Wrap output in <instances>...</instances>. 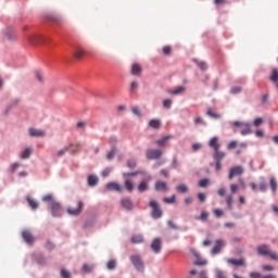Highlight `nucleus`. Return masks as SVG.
I'll return each mask as SVG.
<instances>
[{
	"label": "nucleus",
	"mask_w": 278,
	"mask_h": 278,
	"mask_svg": "<svg viewBox=\"0 0 278 278\" xmlns=\"http://www.w3.org/2000/svg\"><path fill=\"white\" fill-rule=\"evenodd\" d=\"M92 268H94V267L90 264H84L83 265V271L84 273H92Z\"/></svg>",
	"instance_id": "43"
},
{
	"label": "nucleus",
	"mask_w": 278,
	"mask_h": 278,
	"mask_svg": "<svg viewBox=\"0 0 278 278\" xmlns=\"http://www.w3.org/2000/svg\"><path fill=\"white\" fill-rule=\"evenodd\" d=\"M210 147L211 149H213V151H218L220 149V143H218V138L217 137H213L210 140Z\"/></svg>",
	"instance_id": "22"
},
{
	"label": "nucleus",
	"mask_w": 278,
	"mask_h": 278,
	"mask_svg": "<svg viewBox=\"0 0 278 278\" xmlns=\"http://www.w3.org/2000/svg\"><path fill=\"white\" fill-rule=\"evenodd\" d=\"M172 52H173V48L170 46H165L163 48L164 55H170Z\"/></svg>",
	"instance_id": "47"
},
{
	"label": "nucleus",
	"mask_w": 278,
	"mask_h": 278,
	"mask_svg": "<svg viewBox=\"0 0 278 278\" xmlns=\"http://www.w3.org/2000/svg\"><path fill=\"white\" fill-rule=\"evenodd\" d=\"M131 75L140 77V75H142V65H140L139 63H134L131 66Z\"/></svg>",
	"instance_id": "20"
},
{
	"label": "nucleus",
	"mask_w": 278,
	"mask_h": 278,
	"mask_svg": "<svg viewBox=\"0 0 278 278\" xmlns=\"http://www.w3.org/2000/svg\"><path fill=\"white\" fill-rule=\"evenodd\" d=\"M194 265L195 266H206L207 265V261L203 260V258H198L195 262H194Z\"/></svg>",
	"instance_id": "46"
},
{
	"label": "nucleus",
	"mask_w": 278,
	"mask_h": 278,
	"mask_svg": "<svg viewBox=\"0 0 278 278\" xmlns=\"http://www.w3.org/2000/svg\"><path fill=\"white\" fill-rule=\"evenodd\" d=\"M28 42H30V45H47V42H49V39H47V37L42 35L34 34L28 36Z\"/></svg>",
	"instance_id": "5"
},
{
	"label": "nucleus",
	"mask_w": 278,
	"mask_h": 278,
	"mask_svg": "<svg viewBox=\"0 0 278 278\" xmlns=\"http://www.w3.org/2000/svg\"><path fill=\"white\" fill-rule=\"evenodd\" d=\"M28 134L30 138H45V136H47V132H45V130L38 128H29Z\"/></svg>",
	"instance_id": "14"
},
{
	"label": "nucleus",
	"mask_w": 278,
	"mask_h": 278,
	"mask_svg": "<svg viewBox=\"0 0 278 278\" xmlns=\"http://www.w3.org/2000/svg\"><path fill=\"white\" fill-rule=\"evenodd\" d=\"M198 199H199L200 203H205V193H199Z\"/></svg>",
	"instance_id": "58"
},
{
	"label": "nucleus",
	"mask_w": 278,
	"mask_h": 278,
	"mask_svg": "<svg viewBox=\"0 0 278 278\" xmlns=\"http://www.w3.org/2000/svg\"><path fill=\"white\" fill-rule=\"evenodd\" d=\"M131 112L135 113L136 116H142V112H140V109L138 106H134L131 109Z\"/></svg>",
	"instance_id": "51"
},
{
	"label": "nucleus",
	"mask_w": 278,
	"mask_h": 278,
	"mask_svg": "<svg viewBox=\"0 0 278 278\" xmlns=\"http://www.w3.org/2000/svg\"><path fill=\"white\" fill-rule=\"evenodd\" d=\"M257 254L270 257L274 262H278V254L276 252L270 251V248L267 244H262L257 247Z\"/></svg>",
	"instance_id": "1"
},
{
	"label": "nucleus",
	"mask_w": 278,
	"mask_h": 278,
	"mask_svg": "<svg viewBox=\"0 0 278 278\" xmlns=\"http://www.w3.org/2000/svg\"><path fill=\"white\" fill-rule=\"evenodd\" d=\"M213 213L216 218H222V216H225V211H223L222 208H215Z\"/></svg>",
	"instance_id": "37"
},
{
	"label": "nucleus",
	"mask_w": 278,
	"mask_h": 278,
	"mask_svg": "<svg viewBox=\"0 0 278 278\" xmlns=\"http://www.w3.org/2000/svg\"><path fill=\"white\" fill-rule=\"evenodd\" d=\"M226 203H227L228 210H232L233 206L231 204L233 203V197L232 195H227L226 197Z\"/></svg>",
	"instance_id": "38"
},
{
	"label": "nucleus",
	"mask_w": 278,
	"mask_h": 278,
	"mask_svg": "<svg viewBox=\"0 0 278 278\" xmlns=\"http://www.w3.org/2000/svg\"><path fill=\"white\" fill-rule=\"evenodd\" d=\"M264 123V119L262 117H258L254 121V127H260Z\"/></svg>",
	"instance_id": "53"
},
{
	"label": "nucleus",
	"mask_w": 278,
	"mask_h": 278,
	"mask_svg": "<svg viewBox=\"0 0 278 278\" xmlns=\"http://www.w3.org/2000/svg\"><path fill=\"white\" fill-rule=\"evenodd\" d=\"M160 175H162V177H165V179H168L169 177V173L167 169H161Z\"/></svg>",
	"instance_id": "54"
},
{
	"label": "nucleus",
	"mask_w": 278,
	"mask_h": 278,
	"mask_svg": "<svg viewBox=\"0 0 278 278\" xmlns=\"http://www.w3.org/2000/svg\"><path fill=\"white\" fill-rule=\"evenodd\" d=\"M172 105H173V100L170 99L163 100V108H165V110H170Z\"/></svg>",
	"instance_id": "36"
},
{
	"label": "nucleus",
	"mask_w": 278,
	"mask_h": 278,
	"mask_svg": "<svg viewBox=\"0 0 278 278\" xmlns=\"http://www.w3.org/2000/svg\"><path fill=\"white\" fill-rule=\"evenodd\" d=\"M239 92H242V88H240V87H232L231 88V93L232 94H238Z\"/></svg>",
	"instance_id": "55"
},
{
	"label": "nucleus",
	"mask_w": 278,
	"mask_h": 278,
	"mask_svg": "<svg viewBox=\"0 0 278 278\" xmlns=\"http://www.w3.org/2000/svg\"><path fill=\"white\" fill-rule=\"evenodd\" d=\"M236 147H238V141H230L229 143H228V149H236Z\"/></svg>",
	"instance_id": "56"
},
{
	"label": "nucleus",
	"mask_w": 278,
	"mask_h": 278,
	"mask_svg": "<svg viewBox=\"0 0 278 278\" xmlns=\"http://www.w3.org/2000/svg\"><path fill=\"white\" fill-rule=\"evenodd\" d=\"M61 277L62 278H72L71 271H68L67 269L62 268L61 269Z\"/></svg>",
	"instance_id": "45"
},
{
	"label": "nucleus",
	"mask_w": 278,
	"mask_h": 278,
	"mask_svg": "<svg viewBox=\"0 0 278 278\" xmlns=\"http://www.w3.org/2000/svg\"><path fill=\"white\" fill-rule=\"evenodd\" d=\"M167 92L168 94H181L182 92H186V87L180 86V87H177L176 89L168 90Z\"/></svg>",
	"instance_id": "28"
},
{
	"label": "nucleus",
	"mask_w": 278,
	"mask_h": 278,
	"mask_svg": "<svg viewBox=\"0 0 278 278\" xmlns=\"http://www.w3.org/2000/svg\"><path fill=\"white\" fill-rule=\"evenodd\" d=\"M226 153L219 150H215L213 153V160L215 162V170H222L223 169V160L226 157Z\"/></svg>",
	"instance_id": "2"
},
{
	"label": "nucleus",
	"mask_w": 278,
	"mask_h": 278,
	"mask_svg": "<svg viewBox=\"0 0 278 278\" xmlns=\"http://www.w3.org/2000/svg\"><path fill=\"white\" fill-rule=\"evenodd\" d=\"M227 263L235 268H247V260L244 257L241 258H228Z\"/></svg>",
	"instance_id": "7"
},
{
	"label": "nucleus",
	"mask_w": 278,
	"mask_h": 278,
	"mask_svg": "<svg viewBox=\"0 0 278 278\" xmlns=\"http://www.w3.org/2000/svg\"><path fill=\"white\" fill-rule=\"evenodd\" d=\"M151 249L154 253H160L162 251V240L160 238H155L151 243Z\"/></svg>",
	"instance_id": "18"
},
{
	"label": "nucleus",
	"mask_w": 278,
	"mask_h": 278,
	"mask_svg": "<svg viewBox=\"0 0 278 278\" xmlns=\"http://www.w3.org/2000/svg\"><path fill=\"white\" fill-rule=\"evenodd\" d=\"M243 173H244V169L240 165L231 167L229 170L228 179H233V177H238Z\"/></svg>",
	"instance_id": "12"
},
{
	"label": "nucleus",
	"mask_w": 278,
	"mask_h": 278,
	"mask_svg": "<svg viewBox=\"0 0 278 278\" xmlns=\"http://www.w3.org/2000/svg\"><path fill=\"white\" fill-rule=\"evenodd\" d=\"M239 188H240V186H238L236 184L230 185L231 194H236V192H238Z\"/></svg>",
	"instance_id": "49"
},
{
	"label": "nucleus",
	"mask_w": 278,
	"mask_h": 278,
	"mask_svg": "<svg viewBox=\"0 0 278 278\" xmlns=\"http://www.w3.org/2000/svg\"><path fill=\"white\" fill-rule=\"evenodd\" d=\"M83 211H84V202L78 201L76 208L75 207L67 208V214H70V216H79V214H81Z\"/></svg>",
	"instance_id": "8"
},
{
	"label": "nucleus",
	"mask_w": 278,
	"mask_h": 278,
	"mask_svg": "<svg viewBox=\"0 0 278 278\" xmlns=\"http://www.w3.org/2000/svg\"><path fill=\"white\" fill-rule=\"evenodd\" d=\"M207 115L211 116V118H220V115H218L214 109H208Z\"/></svg>",
	"instance_id": "35"
},
{
	"label": "nucleus",
	"mask_w": 278,
	"mask_h": 278,
	"mask_svg": "<svg viewBox=\"0 0 278 278\" xmlns=\"http://www.w3.org/2000/svg\"><path fill=\"white\" fill-rule=\"evenodd\" d=\"M105 188L111 192H123V186L118 182L111 181L106 184Z\"/></svg>",
	"instance_id": "15"
},
{
	"label": "nucleus",
	"mask_w": 278,
	"mask_h": 278,
	"mask_svg": "<svg viewBox=\"0 0 278 278\" xmlns=\"http://www.w3.org/2000/svg\"><path fill=\"white\" fill-rule=\"evenodd\" d=\"M224 248H225V240L217 239L215 241L214 248L211 250L212 255H218V253H220Z\"/></svg>",
	"instance_id": "10"
},
{
	"label": "nucleus",
	"mask_w": 278,
	"mask_h": 278,
	"mask_svg": "<svg viewBox=\"0 0 278 278\" xmlns=\"http://www.w3.org/2000/svg\"><path fill=\"white\" fill-rule=\"evenodd\" d=\"M207 218H210V213L202 211L200 216L197 217V220H202V223H207Z\"/></svg>",
	"instance_id": "30"
},
{
	"label": "nucleus",
	"mask_w": 278,
	"mask_h": 278,
	"mask_svg": "<svg viewBox=\"0 0 278 278\" xmlns=\"http://www.w3.org/2000/svg\"><path fill=\"white\" fill-rule=\"evenodd\" d=\"M22 238L26 244H34V235L29 230H24L22 232Z\"/></svg>",
	"instance_id": "17"
},
{
	"label": "nucleus",
	"mask_w": 278,
	"mask_h": 278,
	"mask_svg": "<svg viewBox=\"0 0 278 278\" xmlns=\"http://www.w3.org/2000/svg\"><path fill=\"white\" fill-rule=\"evenodd\" d=\"M21 166V164L18 163H14L12 166H11V173H16V169Z\"/></svg>",
	"instance_id": "59"
},
{
	"label": "nucleus",
	"mask_w": 278,
	"mask_h": 278,
	"mask_svg": "<svg viewBox=\"0 0 278 278\" xmlns=\"http://www.w3.org/2000/svg\"><path fill=\"white\" fill-rule=\"evenodd\" d=\"M138 90V81H132L130 84V92H136Z\"/></svg>",
	"instance_id": "50"
},
{
	"label": "nucleus",
	"mask_w": 278,
	"mask_h": 278,
	"mask_svg": "<svg viewBox=\"0 0 278 278\" xmlns=\"http://www.w3.org/2000/svg\"><path fill=\"white\" fill-rule=\"evenodd\" d=\"M137 165H138V163L136 162V159H129V160L127 161V166H128V168L134 169V168H136Z\"/></svg>",
	"instance_id": "39"
},
{
	"label": "nucleus",
	"mask_w": 278,
	"mask_h": 278,
	"mask_svg": "<svg viewBox=\"0 0 278 278\" xmlns=\"http://www.w3.org/2000/svg\"><path fill=\"white\" fill-rule=\"evenodd\" d=\"M199 186H200V188H207V186H210V179H207V178L201 179L199 181Z\"/></svg>",
	"instance_id": "40"
},
{
	"label": "nucleus",
	"mask_w": 278,
	"mask_h": 278,
	"mask_svg": "<svg viewBox=\"0 0 278 278\" xmlns=\"http://www.w3.org/2000/svg\"><path fill=\"white\" fill-rule=\"evenodd\" d=\"M132 244H142L144 242V238L141 235H134L130 239Z\"/></svg>",
	"instance_id": "25"
},
{
	"label": "nucleus",
	"mask_w": 278,
	"mask_h": 278,
	"mask_svg": "<svg viewBox=\"0 0 278 278\" xmlns=\"http://www.w3.org/2000/svg\"><path fill=\"white\" fill-rule=\"evenodd\" d=\"M119 203L121 207H123V210H126L127 212H131V210H134L135 207L134 201L130 200V198H122Z\"/></svg>",
	"instance_id": "9"
},
{
	"label": "nucleus",
	"mask_w": 278,
	"mask_h": 278,
	"mask_svg": "<svg viewBox=\"0 0 278 278\" xmlns=\"http://www.w3.org/2000/svg\"><path fill=\"white\" fill-rule=\"evenodd\" d=\"M269 184L273 192H277V180H275V178H270Z\"/></svg>",
	"instance_id": "44"
},
{
	"label": "nucleus",
	"mask_w": 278,
	"mask_h": 278,
	"mask_svg": "<svg viewBox=\"0 0 278 278\" xmlns=\"http://www.w3.org/2000/svg\"><path fill=\"white\" fill-rule=\"evenodd\" d=\"M124 186H125L127 192H134V180L126 179L124 182Z\"/></svg>",
	"instance_id": "26"
},
{
	"label": "nucleus",
	"mask_w": 278,
	"mask_h": 278,
	"mask_svg": "<svg viewBox=\"0 0 278 278\" xmlns=\"http://www.w3.org/2000/svg\"><path fill=\"white\" fill-rule=\"evenodd\" d=\"M149 207H151V210H152L151 211L152 218H154V219L162 218L163 211L160 207V203H157V201L151 200L149 202Z\"/></svg>",
	"instance_id": "3"
},
{
	"label": "nucleus",
	"mask_w": 278,
	"mask_h": 278,
	"mask_svg": "<svg viewBox=\"0 0 278 278\" xmlns=\"http://www.w3.org/2000/svg\"><path fill=\"white\" fill-rule=\"evenodd\" d=\"M177 201V195L173 194L170 198H164L163 202L167 204H173Z\"/></svg>",
	"instance_id": "34"
},
{
	"label": "nucleus",
	"mask_w": 278,
	"mask_h": 278,
	"mask_svg": "<svg viewBox=\"0 0 278 278\" xmlns=\"http://www.w3.org/2000/svg\"><path fill=\"white\" fill-rule=\"evenodd\" d=\"M46 248H47L49 251L53 250V248H54L53 242L48 241V242L46 243Z\"/></svg>",
	"instance_id": "62"
},
{
	"label": "nucleus",
	"mask_w": 278,
	"mask_h": 278,
	"mask_svg": "<svg viewBox=\"0 0 278 278\" xmlns=\"http://www.w3.org/2000/svg\"><path fill=\"white\" fill-rule=\"evenodd\" d=\"M148 125H149V127H151V129H160L162 127V121L161 119H151Z\"/></svg>",
	"instance_id": "24"
},
{
	"label": "nucleus",
	"mask_w": 278,
	"mask_h": 278,
	"mask_svg": "<svg viewBox=\"0 0 278 278\" xmlns=\"http://www.w3.org/2000/svg\"><path fill=\"white\" fill-rule=\"evenodd\" d=\"M270 81H273L274 84H277L278 83V70L277 68H274L271 71V75L269 77Z\"/></svg>",
	"instance_id": "32"
},
{
	"label": "nucleus",
	"mask_w": 278,
	"mask_h": 278,
	"mask_svg": "<svg viewBox=\"0 0 278 278\" xmlns=\"http://www.w3.org/2000/svg\"><path fill=\"white\" fill-rule=\"evenodd\" d=\"M51 214L52 216H62V205L58 202H52Z\"/></svg>",
	"instance_id": "16"
},
{
	"label": "nucleus",
	"mask_w": 278,
	"mask_h": 278,
	"mask_svg": "<svg viewBox=\"0 0 278 278\" xmlns=\"http://www.w3.org/2000/svg\"><path fill=\"white\" fill-rule=\"evenodd\" d=\"M268 188V186L265 184V182H262L261 185H260V191L261 192H266V189Z\"/></svg>",
	"instance_id": "60"
},
{
	"label": "nucleus",
	"mask_w": 278,
	"mask_h": 278,
	"mask_svg": "<svg viewBox=\"0 0 278 278\" xmlns=\"http://www.w3.org/2000/svg\"><path fill=\"white\" fill-rule=\"evenodd\" d=\"M199 68H201L202 71H207V64L205 62H200L198 64Z\"/></svg>",
	"instance_id": "57"
},
{
	"label": "nucleus",
	"mask_w": 278,
	"mask_h": 278,
	"mask_svg": "<svg viewBox=\"0 0 278 278\" xmlns=\"http://www.w3.org/2000/svg\"><path fill=\"white\" fill-rule=\"evenodd\" d=\"M86 56V50L78 48L74 51L75 60H83Z\"/></svg>",
	"instance_id": "23"
},
{
	"label": "nucleus",
	"mask_w": 278,
	"mask_h": 278,
	"mask_svg": "<svg viewBox=\"0 0 278 278\" xmlns=\"http://www.w3.org/2000/svg\"><path fill=\"white\" fill-rule=\"evenodd\" d=\"M34 153V149L31 148H26L25 150H23L20 154L21 160H29V157L31 156V154Z\"/></svg>",
	"instance_id": "21"
},
{
	"label": "nucleus",
	"mask_w": 278,
	"mask_h": 278,
	"mask_svg": "<svg viewBox=\"0 0 278 278\" xmlns=\"http://www.w3.org/2000/svg\"><path fill=\"white\" fill-rule=\"evenodd\" d=\"M149 181H151V178L141 180L137 187L138 192H147L149 190Z\"/></svg>",
	"instance_id": "19"
},
{
	"label": "nucleus",
	"mask_w": 278,
	"mask_h": 278,
	"mask_svg": "<svg viewBox=\"0 0 278 278\" xmlns=\"http://www.w3.org/2000/svg\"><path fill=\"white\" fill-rule=\"evenodd\" d=\"M194 123H195V125H203V118H201V117H195L194 118Z\"/></svg>",
	"instance_id": "63"
},
{
	"label": "nucleus",
	"mask_w": 278,
	"mask_h": 278,
	"mask_svg": "<svg viewBox=\"0 0 278 278\" xmlns=\"http://www.w3.org/2000/svg\"><path fill=\"white\" fill-rule=\"evenodd\" d=\"M173 140V135H167V136H163L161 137L159 140L155 141V144L157 147H161L162 149L168 147V141Z\"/></svg>",
	"instance_id": "13"
},
{
	"label": "nucleus",
	"mask_w": 278,
	"mask_h": 278,
	"mask_svg": "<svg viewBox=\"0 0 278 278\" xmlns=\"http://www.w3.org/2000/svg\"><path fill=\"white\" fill-rule=\"evenodd\" d=\"M26 200L31 210H38V203L36 200H34L31 197H27Z\"/></svg>",
	"instance_id": "31"
},
{
	"label": "nucleus",
	"mask_w": 278,
	"mask_h": 278,
	"mask_svg": "<svg viewBox=\"0 0 278 278\" xmlns=\"http://www.w3.org/2000/svg\"><path fill=\"white\" fill-rule=\"evenodd\" d=\"M203 247H212V240L211 239H205L203 241Z\"/></svg>",
	"instance_id": "61"
},
{
	"label": "nucleus",
	"mask_w": 278,
	"mask_h": 278,
	"mask_svg": "<svg viewBox=\"0 0 278 278\" xmlns=\"http://www.w3.org/2000/svg\"><path fill=\"white\" fill-rule=\"evenodd\" d=\"M97 184H99V178H97V176L94 175H89L88 176V186H97Z\"/></svg>",
	"instance_id": "29"
},
{
	"label": "nucleus",
	"mask_w": 278,
	"mask_h": 278,
	"mask_svg": "<svg viewBox=\"0 0 278 278\" xmlns=\"http://www.w3.org/2000/svg\"><path fill=\"white\" fill-rule=\"evenodd\" d=\"M216 277L217 278H227V276H225V273H223V271H218Z\"/></svg>",
	"instance_id": "64"
},
{
	"label": "nucleus",
	"mask_w": 278,
	"mask_h": 278,
	"mask_svg": "<svg viewBox=\"0 0 278 278\" xmlns=\"http://www.w3.org/2000/svg\"><path fill=\"white\" fill-rule=\"evenodd\" d=\"M262 269L267 273H270V271L275 270V267H273L271 265H263Z\"/></svg>",
	"instance_id": "52"
},
{
	"label": "nucleus",
	"mask_w": 278,
	"mask_h": 278,
	"mask_svg": "<svg viewBox=\"0 0 278 278\" xmlns=\"http://www.w3.org/2000/svg\"><path fill=\"white\" fill-rule=\"evenodd\" d=\"M130 262L135 266L136 270H139V273L144 271V262H142V256L134 254L130 256Z\"/></svg>",
	"instance_id": "4"
},
{
	"label": "nucleus",
	"mask_w": 278,
	"mask_h": 278,
	"mask_svg": "<svg viewBox=\"0 0 278 278\" xmlns=\"http://www.w3.org/2000/svg\"><path fill=\"white\" fill-rule=\"evenodd\" d=\"M250 278H264V276L260 271H252Z\"/></svg>",
	"instance_id": "48"
},
{
	"label": "nucleus",
	"mask_w": 278,
	"mask_h": 278,
	"mask_svg": "<svg viewBox=\"0 0 278 278\" xmlns=\"http://www.w3.org/2000/svg\"><path fill=\"white\" fill-rule=\"evenodd\" d=\"M176 190H177V192H179L180 194H186V193H188V186H186V185H178V186L176 187Z\"/></svg>",
	"instance_id": "33"
},
{
	"label": "nucleus",
	"mask_w": 278,
	"mask_h": 278,
	"mask_svg": "<svg viewBox=\"0 0 278 278\" xmlns=\"http://www.w3.org/2000/svg\"><path fill=\"white\" fill-rule=\"evenodd\" d=\"M164 152L160 149H148L146 151L147 160H161Z\"/></svg>",
	"instance_id": "6"
},
{
	"label": "nucleus",
	"mask_w": 278,
	"mask_h": 278,
	"mask_svg": "<svg viewBox=\"0 0 278 278\" xmlns=\"http://www.w3.org/2000/svg\"><path fill=\"white\" fill-rule=\"evenodd\" d=\"M154 190L156 192H168V182L163 180H156L154 184Z\"/></svg>",
	"instance_id": "11"
},
{
	"label": "nucleus",
	"mask_w": 278,
	"mask_h": 278,
	"mask_svg": "<svg viewBox=\"0 0 278 278\" xmlns=\"http://www.w3.org/2000/svg\"><path fill=\"white\" fill-rule=\"evenodd\" d=\"M106 267L109 268V270H114V268H116V261L110 260L106 264Z\"/></svg>",
	"instance_id": "41"
},
{
	"label": "nucleus",
	"mask_w": 278,
	"mask_h": 278,
	"mask_svg": "<svg viewBox=\"0 0 278 278\" xmlns=\"http://www.w3.org/2000/svg\"><path fill=\"white\" fill-rule=\"evenodd\" d=\"M42 201H45L46 203H51V204L55 203L52 194H48V195L43 197Z\"/></svg>",
	"instance_id": "42"
},
{
	"label": "nucleus",
	"mask_w": 278,
	"mask_h": 278,
	"mask_svg": "<svg viewBox=\"0 0 278 278\" xmlns=\"http://www.w3.org/2000/svg\"><path fill=\"white\" fill-rule=\"evenodd\" d=\"M249 134H251V125L249 124L241 125V135L249 136Z\"/></svg>",
	"instance_id": "27"
}]
</instances>
